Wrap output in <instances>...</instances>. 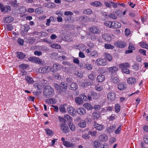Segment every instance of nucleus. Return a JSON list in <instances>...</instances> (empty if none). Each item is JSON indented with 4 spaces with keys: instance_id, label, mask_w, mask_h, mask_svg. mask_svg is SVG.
I'll use <instances>...</instances> for the list:
<instances>
[{
    "instance_id": "nucleus-10",
    "label": "nucleus",
    "mask_w": 148,
    "mask_h": 148,
    "mask_svg": "<svg viewBox=\"0 0 148 148\" xmlns=\"http://www.w3.org/2000/svg\"><path fill=\"white\" fill-rule=\"evenodd\" d=\"M14 20V18L13 17L8 16L4 17L3 20L4 22L5 23H9L12 22Z\"/></svg>"
},
{
    "instance_id": "nucleus-32",
    "label": "nucleus",
    "mask_w": 148,
    "mask_h": 148,
    "mask_svg": "<svg viewBox=\"0 0 148 148\" xmlns=\"http://www.w3.org/2000/svg\"><path fill=\"white\" fill-rule=\"evenodd\" d=\"M75 101L76 103L78 105H80L83 103V101L81 99L80 97H77L75 99Z\"/></svg>"
},
{
    "instance_id": "nucleus-11",
    "label": "nucleus",
    "mask_w": 148,
    "mask_h": 148,
    "mask_svg": "<svg viewBox=\"0 0 148 148\" xmlns=\"http://www.w3.org/2000/svg\"><path fill=\"white\" fill-rule=\"evenodd\" d=\"M89 30L91 33L95 34H99L100 32L99 29L96 26L90 27L89 29Z\"/></svg>"
},
{
    "instance_id": "nucleus-30",
    "label": "nucleus",
    "mask_w": 148,
    "mask_h": 148,
    "mask_svg": "<svg viewBox=\"0 0 148 148\" xmlns=\"http://www.w3.org/2000/svg\"><path fill=\"white\" fill-rule=\"evenodd\" d=\"M77 21L82 22H86L87 21V17L84 16H82L78 18Z\"/></svg>"
},
{
    "instance_id": "nucleus-43",
    "label": "nucleus",
    "mask_w": 148,
    "mask_h": 148,
    "mask_svg": "<svg viewBox=\"0 0 148 148\" xmlns=\"http://www.w3.org/2000/svg\"><path fill=\"white\" fill-rule=\"evenodd\" d=\"M80 98L82 100L86 101L87 100V98L86 96L85 95V94L84 93H82L79 95Z\"/></svg>"
},
{
    "instance_id": "nucleus-37",
    "label": "nucleus",
    "mask_w": 148,
    "mask_h": 148,
    "mask_svg": "<svg viewBox=\"0 0 148 148\" xmlns=\"http://www.w3.org/2000/svg\"><path fill=\"white\" fill-rule=\"evenodd\" d=\"M84 68L88 70H90L92 69V66L91 64H86L84 65Z\"/></svg>"
},
{
    "instance_id": "nucleus-7",
    "label": "nucleus",
    "mask_w": 148,
    "mask_h": 148,
    "mask_svg": "<svg viewBox=\"0 0 148 148\" xmlns=\"http://www.w3.org/2000/svg\"><path fill=\"white\" fill-rule=\"evenodd\" d=\"M118 68L116 66H113L109 68V71L111 76H114L116 74Z\"/></svg>"
},
{
    "instance_id": "nucleus-35",
    "label": "nucleus",
    "mask_w": 148,
    "mask_h": 148,
    "mask_svg": "<svg viewBox=\"0 0 148 148\" xmlns=\"http://www.w3.org/2000/svg\"><path fill=\"white\" fill-rule=\"evenodd\" d=\"M116 128L114 126H112L108 128L107 129V131L108 133H111L114 131Z\"/></svg>"
},
{
    "instance_id": "nucleus-60",
    "label": "nucleus",
    "mask_w": 148,
    "mask_h": 148,
    "mask_svg": "<svg viewBox=\"0 0 148 148\" xmlns=\"http://www.w3.org/2000/svg\"><path fill=\"white\" fill-rule=\"evenodd\" d=\"M128 49L132 50H134L135 49V47H134V45L131 42L129 44Z\"/></svg>"
},
{
    "instance_id": "nucleus-47",
    "label": "nucleus",
    "mask_w": 148,
    "mask_h": 148,
    "mask_svg": "<svg viewBox=\"0 0 148 148\" xmlns=\"http://www.w3.org/2000/svg\"><path fill=\"white\" fill-rule=\"evenodd\" d=\"M121 24L116 21H115L114 28H119L121 27Z\"/></svg>"
},
{
    "instance_id": "nucleus-25",
    "label": "nucleus",
    "mask_w": 148,
    "mask_h": 148,
    "mask_svg": "<svg viewBox=\"0 0 148 148\" xmlns=\"http://www.w3.org/2000/svg\"><path fill=\"white\" fill-rule=\"evenodd\" d=\"M99 139L100 140L104 142L108 140V137L105 134H103L99 136Z\"/></svg>"
},
{
    "instance_id": "nucleus-53",
    "label": "nucleus",
    "mask_w": 148,
    "mask_h": 148,
    "mask_svg": "<svg viewBox=\"0 0 148 148\" xmlns=\"http://www.w3.org/2000/svg\"><path fill=\"white\" fill-rule=\"evenodd\" d=\"M111 21H106L104 23V25L109 27L111 28Z\"/></svg>"
},
{
    "instance_id": "nucleus-13",
    "label": "nucleus",
    "mask_w": 148,
    "mask_h": 148,
    "mask_svg": "<svg viewBox=\"0 0 148 148\" xmlns=\"http://www.w3.org/2000/svg\"><path fill=\"white\" fill-rule=\"evenodd\" d=\"M77 112L80 115H84L86 114V110L83 108L80 107L77 109Z\"/></svg>"
},
{
    "instance_id": "nucleus-21",
    "label": "nucleus",
    "mask_w": 148,
    "mask_h": 148,
    "mask_svg": "<svg viewBox=\"0 0 148 148\" xmlns=\"http://www.w3.org/2000/svg\"><path fill=\"white\" fill-rule=\"evenodd\" d=\"M130 67V64L128 63H122L119 65L120 68H121V70L124 69H127Z\"/></svg>"
},
{
    "instance_id": "nucleus-55",
    "label": "nucleus",
    "mask_w": 148,
    "mask_h": 148,
    "mask_svg": "<svg viewBox=\"0 0 148 148\" xmlns=\"http://www.w3.org/2000/svg\"><path fill=\"white\" fill-rule=\"evenodd\" d=\"M133 69L136 70H137L139 69V65L138 64H135L132 66Z\"/></svg>"
},
{
    "instance_id": "nucleus-18",
    "label": "nucleus",
    "mask_w": 148,
    "mask_h": 148,
    "mask_svg": "<svg viewBox=\"0 0 148 148\" xmlns=\"http://www.w3.org/2000/svg\"><path fill=\"white\" fill-rule=\"evenodd\" d=\"M127 86L126 84H125L123 83H120L118 84V88L119 90H123L126 89Z\"/></svg>"
},
{
    "instance_id": "nucleus-5",
    "label": "nucleus",
    "mask_w": 148,
    "mask_h": 148,
    "mask_svg": "<svg viewBox=\"0 0 148 148\" xmlns=\"http://www.w3.org/2000/svg\"><path fill=\"white\" fill-rule=\"evenodd\" d=\"M62 66L58 64H54L53 66L50 69L53 72H54L60 70L62 68Z\"/></svg>"
},
{
    "instance_id": "nucleus-17",
    "label": "nucleus",
    "mask_w": 148,
    "mask_h": 148,
    "mask_svg": "<svg viewBox=\"0 0 148 148\" xmlns=\"http://www.w3.org/2000/svg\"><path fill=\"white\" fill-rule=\"evenodd\" d=\"M102 38L106 41H110L111 40V36L108 34H104L102 35Z\"/></svg>"
},
{
    "instance_id": "nucleus-52",
    "label": "nucleus",
    "mask_w": 148,
    "mask_h": 148,
    "mask_svg": "<svg viewBox=\"0 0 148 148\" xmlns=\"http://www.w3.org/2000/svg\"><path fill=\"white\" fill-rule=\"evenodd\" d=\"M75 74L76 75L77 77L80 78L83 76L82 73L81 72H79L77 71L75 72Z\"/></svg>"
},
{
    "instance_id": "nucleus-49",
    "label": "nucleus",
    "mask_w": 148,
    "mask_h": 148,
    "mask_svg": "<svg viewBox=\"0 0 148 148\" xmlns=\"http://www.w3.org/2000/svg\"><path fill=\"white\" fill-rule=\"evenodd\" d=\"M96 89L98 91H100L102 90L103 89V88L102 86H100L98 85L95 87Z\"/></svg>"
},
{
    "instance_id": "nucleus-38",
    "label": "nucleus",
    "mask_w": 148,
    "mask_h": 148,
    "mask_svg": "<svg viewBox=\"0 0 148 148\" xmlns=\"http://www.w3.org/2000/svg\"><path fill=\"white\" fill-rule=\"evenodd\" d=\"M115 109L116 112H119L121 109V106L118 103L116 104L115 105Z\"/></svg>"
},
{
    "instance_id": "nucleus-64",
    "label": "nucleus",
    "mask_w": 148,
    "mask_h": 148,
    "mask_svg": "<svg viewBox=\"0 0 148 148\" xmlns=\"http://www.w3.org/2000/svg\"><path fill=\"white\" fill-rule=\"evenodd\" d=\"M125 35L127 36L129 35L131 33L130 30L127 28L125 29Z\"/></svg>"
},
{
    "instance_id": "nucleus-19",
    "label": "nucleus",
    "mask_w": 148,
    "mask_h": 148,
    "mask_svg": "<svg viewBox=\"0 0 148 148\" xmlns=\"http://www.w3.org/2000/svg\"><path fill=\"white\" fill-rule=\"evenodd\" d=\"M96 77V73L94 71H92L90 75H88L89 79L93 81L95 79Z\"/></svg>"
},
{
    "instance_id": "nucleus-9",
    "label": "nucleus",
    "mask_w": 148,
    "mask_h": 148,
    "mask_svg": "<svg viewBox=\"0 0 148 148\" xmlns=\"http://www.w3.org/2000/svg\"><path fill=\"white\" fill-rule=\"evenodd\" d=\"M114 45L119 47L123 48H124L126 46V44L125 42L121 41L115 42Z\"/></svg>"
},
{
    "instance_id": "nucleus-44",
    "label": "nucleus",
    "mask_w": 148,
    "mask_h": 148,
    "mask_svg": "<svg viewBox=\"0 0 148 148\" xmlns=\"http://www.w3.org/2000/svg\"><path fill=\"white\" fill-rule=\"evenodd\" d=\"M105 47L106 49H112L114 48V46L110 44H106L105 45Z\"/></svg>"
},
{
    "instance_id": "nucleus-27",
    "label": "nucleus",
    "mask_w": 148,
    "mask_h": 148,
    "mask_svg": "<svg viewBox=\"0 0 148 148\" xmlns=\"http://www.w3.org/2000/svg\"><path fill=\"white\" fill-rule=\"evenodd\" d=\"M83 107L88 110H92L93 107L92 105L89 103H85L84 104Z\"/></svg>"
},
{
    "instance_id": "nucleus-39",
    "label": "nucleus",
    "mask_w": 148,
    "mask_h": 148,
    "mask_svg": "<svg viewBox=\"0 0 148 148\" xmlns=\"http://www.w3.org/2000/svg\"><path fill=\"white\" fill-rule=\"evenodd\" d=\"M47 102L49 104H54L55 103L56 101L55 99L52 98L47 100Z\"/></svg>"
},
{
    "instance_id": "nucleus-28",
    "label": "nucleus",
    "mask_w": 148,
    "mask_h": 148,
    "mask_svg": "<svg viewBox=\"0 0 148 148\" xmlns=\"http://www.w3.org/2000/svg\"><path fill=\"white\" fill-rule=\"evenodd\" d=\"M16 54L17 57L20 59H22L25 57V55L21 52H17Z\"/></svg>"
},
{
    "instance_id": "nucleus-46",
    "label": "nucleus",
    "mask_w": 148,
    "mask_h": 148,
    "mask_svg": "<svg viewBox=\"0 0 148 148\" xmlns=\"http://www.w3.org/2000/svg\"><path fill=\"white\" fill-rule=\"evenodd\" d=\"M59 109L60 112L62 113H65L66 110L64 105L61 106L59 107Z\"/></svg>"
},
{
    "instance_id": "nucleus-48",
    "label": "nucleus",
    "mask_w": 148,
    "mask_h": 148,
    "mask_svg": "<svg viewBox=\"0 0 148 148\" xmlns=\"http://www.w3.org/2000/svg\"><path fill=\"white\" fill-rule=\"evenodd\" d=\"M109 17L110 18L114 19H116L117 18V17L116 15L112 13L109 14Z\"/></svg>"
},
{
    "instance_id": "nucleus-14",
    "label": "nucleus",
    "mask_w": 148,
    "mask_h": 148,
    "mask_svg": "<svg viewBox=\"0 0 148 148\" xmlns=\"http://www.w3.org/2000/svg\"><path fill=\"white\" fill-rule=\"evenodd\" d=\"M127 83L129 85H132L136 82V79L134 77H130L127 79Z\"/></svg>"
},
{
    "instance_id": "nucleus-45",
    "label": "nucleus",
    "mask_w": 148,
    "mask_h": 148,
    "mask_svg": "<svg viewBox=\"0 0 148 148\" xmlns=\"http://www.w3.org/2000/svg\"><path fill=\"white\" fill-rule=\"evenodd\" d=\"M4 12H8V11H10L11 10V7L8 5H5L4 6Z\"/></svg>"
},
{
    "instance_id": "nucleus-20",
    "label": "nucleus",
    "mask_w": 148,
    "mask_h": 148,
    "mask_svg": "<svg viewBox=\"0 0 148 148\" xmlns=\"http://www.w3.org/2000/svg\"><path fill=\"white\" fill-rule=\"evenodd\" d=\"M92 118L94 119H97L101 117V114L99 112H94L92 114Z\"/></svg>"
},
{
    "instance_id": "nucleus-31",
    "label": "nucleus",
    "mask_w": 148,
    "mask_h": 148,
    "mask_svg": "<svg viewBox=\"0 0 148 148\" xmlns=\"http://www.w3.org/2000/svg\"><path fill=\"white\" fill-rule=\"evenodd\" d=\"M94 127L96 128L97 130H102L103 126L102 125H100L98 123H95L94 125Z\"/></svg>"
},
{
    "instance_id": "nucleus-40",
    "label": "nucleus",
    "mask_w": 148,
    "mask_h": 148,
    "mask_svg": "<svg viewBox=\"0 0 148 148\" xmlns=\"http://www.w3.org/2000/svg\"><path fill=\"white\" fill-rule=\"evenodd\" d=\"M89 134L88 133V134L85 133L83 134L82 137L84 139H89L90 138V136L89 135Z\"/></svg>"
},
{
    "instance_id": "nucleus-59",
    "label": "nucleus",
    "mask_w": 148,
    "mask_h": 148,
    "mask_svg": "<svg viewBox=\"0 0 148 148\" xmlns=\"http://www.w3.org/2000/svg\"><path fill=\"white\" fill-rule=\"evenodd\" d=\"M34 86L36 88H37L38 90L41 89V86L38 83H35L34 84Z\"/></svg>"
},
{
    "instance_id": "nucleus-41",
    "label": "nucleus",
    "mask_w": 148,
    "mask_h": 148,
    "mask_svg": "<svg viewBox=\"0 0 148 148\" xmlns=\"http://www.w3.org/2000/svg\"><path fill=\"white\" fill-rule=\"evenodd\" d=\"M140 44L142 47L148 49V46L147 44L145 43L144 42H140Z\"/></svg>"
},
{
    "instance_id": "nucleus-3",
    "label": "nucleus",
    "mask_w": 148,
    "mask_h": 148,
    "mask_svg": "<svg viewBox=\"0 0 148 148\" xmlns=\"http://www.w3.org/2000/svg\"><path fill=\"white\" fill-rule=\"evenodd\" d=\"M50 68L49 66H45L43 67H41L36 69L37 72L39 73L45 74L49 72Z\"/></svg>"
},
{
    "instance_id": "nucleus-62",
    "label": "nucleus",
    "mask_w": 148,
    "mask_h": 148,
    "mask_svg": "<svg viewBox=\"0 0 148 148\" xmlns=\"http://www.w3.org/2000/svg\"><path fill=\"white\" fill-rule=\"evenodd\" d=\"M84 12L85 14L89 15L92 13V11L90 9H87L84 11Z\"/></svg>"
},
{
    "instance_id": "nucleus-54",
    "label": "nucleus",
    "mask_w": 148,
    "mask_h": 148,
    "mask_svg": "<svg viewBox=\"0 0 148 148\" xmlns=\"http://www.w3.org/2000/svg\"><path fill=\"white\" fill-rule=\"evenodd\" d=\"M45 130L47 134L49 135H51L53 134V132L51 130L48 129H45Z\"/></svg>"
},
{
    "instance_id": "nucleus-33",
    "label": "nucleus",
    "mask_w": 148,
    "mask_h": 148,
    "mask_svg": "<svg viewBox=\"0 0 148 148\" xmlns=\"http://www.w3.org/2000/svg\"><path fill=\"white\" fill-rule=\"evenodd\" d=\"M66 147H73L74 144L69 142L66 141V142H64L63 144Z\"/></svg>"
},
{
    "instance_id": "nucleus-24",
    "label": "nucleus",
    "mask_w": 148,
    "mask_h": 148,
    "mask_svg": "<svg viewBox=\"0 0 148 148\" xmlns=\"http://www.w3.org/2000/svg\"><path fill=\"white\" fill-rule=\"evenodd\" d=\"M100 143L99 141L98 140H95L92 144V146L93 148H97L99 147L100 145Z\"/></svg>"
},
{
    "instance_id": "nucleus-2",
    "label": "nucleus",
    "mask_w": 148,
    "mask_h": 148,
    "mask_svg": "<svg viewBox=\"0 0 148 148\" xmlns=\"http://www.w3.org/2000/svg\"><path fill=\"white\" fill-rule=\"evenodd\" d=\"M67 88V85L66 84L62 82L60 84V90L58 91V95H62L63 93L65 92Z\"/></svg>"
},
{
    "instance_id": "nucleus-57",
    "label": "nucleus",
    "mask_w": 148,
    "mask_h": 148,
    "mask_svg": "<svg viewBox=\"0 0 148 148\" xmlns=\"http://www.w3.org/2000/svg\"><path fill=\"white\" fill-rule=\"evenodd\" d=\"M92 97L95 99H97L98 98L97 94L95 92H92L91 93Z\"/></svg>"
},
{
    "instance_id": "nucleus-51",
    "label": "nucleus",
    "mask_w": 148,
    "mask_h": 148,
    "mask_svg": "<svg viewBox=\"0 0 148 148\" xmlns=\"http://www.w3.org/2000/svg\"><path fill=\"white\" fill-rule=\"evenodd\" d=\"M90 54L92 57H97L98 56L97 52L95 50L92 51L91 53Z\"/></svg>"
},
{
    "instance_id": "nucleus-15",
    "label": "nucleus",
    "mask_w": 148,
    "mask_h": 148,
    "mask_svg": "<svg viewBox=\"0 0 148 148\" xmlns=\"http://www.w3.org/2000/svg\"><path fill=\"white\" fill-rule=\"evenodd\" d=\"M61 129L62 131L66 133L68 132L69 129L68 127L66 126V125L64 123H62L61 126Z\"/></svg>"
},
{
    "instance_id": "nucleus-36",
    "label": "nucleus",
    "mask_w": 148,
    "mask_h": 148,
    "mask_svg": "<svg viewBox=\"0 0 148 148\" xmlns=\"http://www.w3.org/2000/svg\"><path fill=\"white\" fill-rule=\"evenodd\" d=\"M51 47L56 49H60L61 48L60 45L57 44L53 43L50 45Z\"/></svg>"
},
{
    "instance_id": "nucleus-50",
    "label": "nucleus",
    "mask_w": 148,
    "mask_h": 148,
    "mask_svg": "<svg viewBox=\"0 0 148 148\" xmlns=\"http://www.w3.org/2000/svg\"><path fill=\"white\" fill-rule=\"evenodd\" d=\"M69 127L70 129L72 131H75V126L72 123H70L69 125Z\"/></svg>"
},
{
    "instance_id": "nucleus-16",
    "label": "nucleus",
    "mask_w": 148,
    "mask_h": 148,
    "mask_svg": "<svg viewBox=\"0 0 148 148\" xmlns=\"http://www.w3.org/2000/svg\"><path fill=\"white\" fill-rule=\"evenodd\" d=\"M105 79V77L104 75L100 74L97 76L96 80L98 82H103Z\"/></svg>"
},
{
    "instance_id": "nucleus-12",
    "label": "nucleus",
    "mask_w": 148,
    "mask_h": 148,
    "mask_svg": "<svg viewBox=\"0 0 148 148\" xmlns=\"http://www.w3.org/2000/svg\"><path fill=\"white\" fill-rule=\"evenodd\" d=\"M67 110L68 112L71 115L73 116L75 115L76 111L74 108L71 106H69L67 107Z\"/></svg>"
},
{
    "instance_id": "nucleus-42",
    "label": "nucleus",
    "mask_w": 148,
    "mask_h": 148,
    "mask_svg": "<svg viewBox=\"0 0 148 148\" xmlns=\"http://www.w3.org/2000/svg\"><path fill=\"white\" fill-rule=\"evenodd\" d=\"M105 56L106 59H108L109 61H110L112 59V56L108 53H105Z\"/></svg>"
},
{
    "instance_id": "nucleus-58",
    "label": "nucleus",
    "mask_w": 148,
    "mask_h": 148,
    "mask_svg": "<svg viewBox=\"0 0 148 148\" xmlns=\"http://www.w3.org/2000/svg\"><path fill=\"white\" fill-rule=\"evenodd\" d=\"M86 46L83 45H82L80 46L79 49L80 50L84 51L86 49Z\"/></svg>"
},
{
    "instance_id": "nucleus-34",
    "label": "nucleus",
    "mask_w": 148,
    "mask_h": 148,
    "mask_svg": "<svg viewBox=\"0 0 148 148\" xmlns=\"http://www.w3.org/2000/svg\"><path fill=\"white\" fill-rule=\"evenodd\" d=\"M78 125L81 127L83 128L86 126V122L85 121L82 120L78 123Z\"/></svg>"
},
{
    "instance_id": "nucleus-61",
    "label": "nucleus",
    "mask_w": 148,
    "mask_h": 148,
    "mask_svg": "<svg viewBox=\"0 0 148 148\" xmlns=\"http://www.w3.org/2000/svg\"><path fill=\"white\" fill-rule=\"evenodd\" d=\"M6 28L8 31H11L13 29L12 26L11 24L6 25Z\"/></svg>"
},
{
    "instance_id": "nucleus-6",
    "label": "nucleus",
    "mask_w": 148,
    "mask_h": 148,
    "mask_svg": "<svg viewBox=\"0 0 148 148\" xmlns=\"http://www.w3.org/2000/svg\"><path fill=\"white\" fill-rule=\"evenodd\" d=\"M95 63L99 66H105L106 65L107 62L105 59L100 58L96 61Z\"/></svg>"
},
{
    "instance_id": "nucleus-8",
    "label": "nucleus",
    "mask_w": 148,
    "mask_h": 148,
    "mask_svg": "<svg viewBox=\"0 0 148 148\" xmlns=\"http://www.w3.org/2000/svg\"><path fill=\"white\" fill-rule=\"evenodd\" d=\"M115 93L113 91H110L108 93L107 98L110 101H113L115 99Z\"/></svg>"
},
{
    "instance_id": "nucleus-26",
    "label": "nucleus",
    "mask_w": 148,
    "mask_h": 148,
    "mask_svg": "<svg viewBox=\"0 0 148 148\" xmlns=\"http://www.w3.org/2000/svg\"><path fill=\"white\" fill-rule=\"evenodd\" d=\"M25 79L26 81H27L29 84H32L34 82L33 78L29 76H26Z\"/></svg>"
},
{
    "instance_id": "nucleus-23",
    "label": "nucleus",
    "mask_w": 148,
    "mask_h": 148,
    "mask_svg": "<svg viewBox=\"0 0 148 148\" xmlns=\"http://www.w3.org/2000/svg\"><path fill=\"white\" fill-rule=\"evenodd\" d=\"M70 88H69L72 90H75L77 89L78 87L77 83L75 82L72 83L70 85Z\"/></svg>"
},
{
    "instance_id": "nucleus-4",
    "label": "nucleus",
    "mask_w": 148,
    "mask_h": 148,
    "mask_svg": "<svg viewBox=\"0 0 148 148\" xmlns=\"http://www.w3.org/2000/svg\"><path fill=\"white\" fill-rule=\"evenodd\" d=\"M28 60L33 62L37 63L38 64H43V62L40 59L36 57H30L29 58Z\"/></svg>"
},
{
    "instance_id": "nucleus-1",
    "label": "nucleus",
    "mask_w": 148,
    "mask_h": 148,
    "mask_svg": "<svg viewBox=\"0 0 148 148\" xmlns=\"http://www.w3.org/2000/svg\"><path fill=\"white\" fill-rule=\"evenodd\" d=\"M54 93L53 89L50 86H46L44 89L43 91L44 96L47 98L52 97Z\"/></svg>"
},
{
    "instance_id": "nucleus-29",
    "label": "nucleus",
    "mask_w": 148,
    "mask_h": 148,
    "mask_svg": "<svg viewBox=\"0 0 148 148\" xmlns=\"http://www.w3.org/2000/svg\"><path fill=\"white\" fill-rule=\"evenodd\" d=\"M110 80L111 82L114 84H116L119 81L118 78L116 77H111Z\"/></svg>"
},
{
    "instance_id": "nucleus-22",
    "label": "nucleus",
    "mask_w": 148,
    "mask_h": 148,
    "mask_svg": "<svg viewBox=\"0 0 148 148\" xmlns=\"http://www.w3.org/2000/svg\"><path fill=\"white\" fill-rule=\"evenodd\" d=\"M90 4L96 7H100L102 5V4L100 2L97 1L91 2Z\"/></svg>"
},
{
    "instance_id": "nucleus-56",
    "label": "nucleus",
    "mask_w": 148,
    "mask_h": 148,
    "mask_svg": "<svg viewBox=\"0 0 148 148\" xmlns=\"http://www.w3.org/2000/svg\"><path fill=\"white\" fill-rule=\"evenodd\" d=\"M121 125H120L117 129L115 131V134H119L121 130Z\"/></svg>"
},
{
    "instance_id": "nucleus-63",
    "label": "nucleus",
    "mask_w": 148,
    "mask_h": 148,
    "mask_svg": "<svg viewBox=\"0 0 148 148\" xmlns=\"http://www.w3.org/2000/svg\"><path fill=\"white\" fill-rule=\"evenodd\" d=\"M64 120H70V122H71V121L72 120V119H71V116L67 114H66L64 115Z\"/></svg>"
}]
</instances>
